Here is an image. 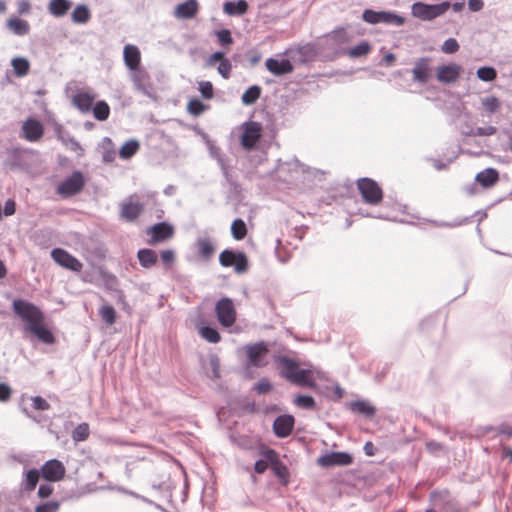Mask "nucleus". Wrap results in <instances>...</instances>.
<instances>
[{"mask_svg":"<svg viewBox=\"0 0 512 512\" xmlns=\"http://www.w3.org/2000/svg\"><path fill=\"white\" fill-rule=\"evenodd\" d=\"M350 35L345 27H338L325 35L320 40V45L324 50H328L326 56L334 58L339 54H345L352 57V46L345 45L349 42Z\"/></svg>","mask_w":512,"mask_h":512,"instance_id":"obj_1","label":"nucleus"},{"mask_svg":"<svg viewBox=\"0 0 512 512\" xmlns=\"http://www.w3.org/2000/svg\"><path fill=\"white\" fill-rule=\"evenodd\" d=\"M12 310L17 317L27 323V326L36 324L40 319H45L43 311L38 306L25 299H14L12 302Z\"/></svg>","mask_w":512,"mask_h":512,"instance_id":"obj_2","label":"nucleus"},{"mask_svg":"<svg viewBox=\"0 0 512 512\" xmlns=\"http://www.w3.org/2000/svg\"><path fill=\"white\" fill-rule=\"evenodd\" d=\"M322 50L324 48L320 45V42L318 44L305 43L288 49L286 53L294 62L306 64L315 61Z\"/></svg>","mask_w":512,"mask_h":512,"instance_id":"obj_3","label":"nucleus"},{"mask_svg":"<svg viewBox=\"0 0 512 512\" xmlns=\"http://www.w3.org/2000/svg\"><path fill=\"white\" fill-rule=\"evenodd\" d=\"M450 7L451 4L447 1L433 5L416 2L412 5V14L418 19L429 21L443 15Z\"/></svg>","mask_w":512,"mask_h":512,"instance_id":"obj_4","label":"nucleus"},{"mask_svg":"<svg viewBox=\"0 0 512 512\" xmlns=\"http://www.w3.org/2000/svg\"><path fill=\"white\" fill-rule=\"evenodd\" d=\"M219 263L223 267H233L238 274H243L248 270V258L242 251L224 249L219 255Z\"/></svg>","mask_w":512,"mask_h":512,"instance_id":"obj_5","label":"nucleus"},{"mask_svg":"<svg viewBox=\"0 0 512 512\" xmlns=\"http://www.w3.org/2000/svg\"><path fill=\"white\" fill-rule=\"evenodd\" d=\"M358 190L364 202L370 205H378L383 199L381 187L370 178H361L357 181Z\"/></svg>","mask_w":512,"mask_h":512,"instance_id":"obj_6","label":"nucleus"},{"mask_svg":"<svg viewBox=\"0 0 512 512\" xmlns=\"http://www.w3.org/2000/svg\"><path fill=\"white\" fill-rule=\"evenodd\" d=\"M241 146L250 151L254 149L262 137V125L256 121H246L241 125Z\"/></svg>","mask_w":512,"mask_h":512,"instance_id":"obj_7","label":"nucleus"},{"mask_svg":"<svg viewBox=\"0 0 512 512\" xmlns=\"http://www.w3.org/2000/svg\"><path fill=\"white\" fill-rule=\"evenodd\" d=\"M85 179L81 171H74L57 186V193L62 197H71L78 194L84 187Z\"/></svg>","mask_w":512,"mask_h":512,"instance_id":"obj_8","label":"nucleus"},{"mask_svg":"<svg viewBox=\"0 0 512 512\" xmlns=\"http://www.w3.org/2000/svg\"><path fill=\"white\" fill-rule=\"evenodd\" d=\"M215 313L219 323L223 327L229 328L234 325L236 321V310L232 299L228 297L219 299L215 305Z\"/></svg>","mask_w":512,"mask_h":512,"instance_id":"obj_9","label":"nucleus"},{"mask_svg":"<svg viewBox=\"0 0 512 512\" xmlns=\"http://www.w3.org/2000/svg\"><path fill=\"white\" fill-rule=\"evenodd\" d=\"M51 257L58 265L68 270L73 272H80L82 270V263L75 256L62 248H54L51 251Z\"/></svg>","mask_w":512,"mask_h":512,"instance_id":"obj_10","label":"nucleus"},{"mask_svg":"<svg viewBox=\"0 0 512 512\" xmlns=\"http://www.w3.org/2000/svg\"><path fill=\"white\" fill-rule=\"evenodd\" d=\"M363 20L370 24H378V23H387V24H397L402 25L403 24V18L391 13V12H385L380 11L376 12L370 9H366L363 12Z\"/></svg>","mask_w":512,"mask_h":512,"instance_id":"obj_11","label":"nucleus"},{"mask_svg":"<svg viewBox=\"0 0 512 512\" xmlns=\"http://www.w3.org/2000/svg\"><path fill=\"white\" fill-rule=\"evenodd\" d=\"M317 463L325 468L349 465L352 463V455L347 452H330L320 456Z\"/></svg>","mask_w":512,"mask_h":512,"instance_id":"obj_12","label":"nucleus"},{"mask_svg":"<svg viewBox=\"0 0 512 512\" xmlns=\"http://www.w3.org/2000/svg\"><path fill=\"white\" fill-rule=\"evenodd\" d=\"M136 198V195H130L121 203L120 216L128 222L135 221L143 211V204L134 201Z\"/></svg>","mask_w":512,"mask_h":512,"instance_id":"obj_13","label":"nucleus"},{"mask_svg":"<svg viewBox=\"0 0 512 512\" xmlns=\"http://www.w3.org/2000/svg\"><path fill=\"white\" fill-rule=\"evenodd\" d=\"M41 473L45 480L56 482L64 477L65 467L61 461L57 459H51L43 464Z\"/></svg>","mask_w":512,"mask_h":512,"instance_id":"obj_14","label":"nucleus"},{"mask_svg":"<svg viewBox=\"0 0 512 512\" xmlns=\"http://www.w3.org/2000/svg\"><path fill=\"white\" fill-rule=\"evenodd\" d=\"M263 456L270 462L272 472L282 481L287 482L289 472L287 466L280 461L278 454L274 449L267 448L263 451Z\"/></svg>","mask_w":512,"mask_h":512,"instance_id":"obj_15","label":"nucleus"},{"mask_svg":"<svg viewBox=\"0 0 512 512\" xmlns=\"http://www.w3.org/2000/svg\"><path fill=\"white\" fill-rule=\"evenodd\" d=\"M462 72L460 65L450 63L448 65H441L436 69V78L441 83H453L458 80Z\"/></svg>","mask_w":512,"mask_h":512,"instance_id":"obj_16","label":"nucleus"},{"mask_svg":"<svg viewBox=\"0 0 512 512\" xmlns=\"http://www.w3.org/2000/svg\"><path fill=\"white\" fill-rule=\"evenodd\" d=\"M23 137L29 142L38 141L44 133L42 123L34 118H28L22 124Z\"/></svg>","mask_w":512,"mask_h":512,"instance_id":"obj_17","label":"nucleus"},{"mask_svg":"<svg viewBox=\"0 0 512 512\" xmlns=\"http://www.w3.org/2000/svg\"><path fill=\"white\" fill-rule=\"evenodd\" d=\"M268 347L263 342H257L247 347V358L249 364L254 367H261L264 365L263 359L268 353Z\"/></svg>","mask_w":512,"mask_h":512,"instance_id":"obj_18","label":"nucleus"},{"mask_svg":"<svg viewBox=\"0 0 512 512\" xmlns=\"http://www.w3.org/2000/svg\"><path fill=\"white\" fill-rule=\"evenodd\" d=\"M265 66L270 73L276 76L286 75L294 70L291 59L288 58L276 59L270 57L266 60Z\"/></svg>","mask_w":512,"mask_h":512,"instance_id":"obj_19","label":"nucleus"},{"mask_svg":"<svg viewBox=\"0 0 512 512\" xmlns=\"http://www.w3.org/2000/svg\"><path fill=\"white\" fill-rule=\"evenodd\" d=\"M151 238L149 244L155 245L163 242L173 236V227L167 222H159L154 224L150 229Z\"/></svg>","mask_w":512,"mask_h":512,"instance_id":"obj_20","label":"nucleus"},{"mask_svg":"<svg viewBox=\"0 0 512 512\" xmlns=\"http://www.w3.org/2000/svg\"><path fill=\"white\" fill-rule=\"evenodd\" d=\"M294 427V417L289 414L279 415L273 422V432L279 438L289 436Z\"/></svg>","mask_w":512,"mask_h":512,"instance_id":"obj_21","label":"nucleus"},{"mask_svg":"<svg viewBox=\"0 0 512 512\" xmlns=\"http://www.w3.org/2000/svg\"><path fill=\"white\" fill-rule=\"evenodd\" d=\"M25 330L45 344L50 345L55 342V336L52 331L44 325V319H40L36 324L26 326Z\"/></svg>","mask_w":512,"mask_h":512,"instance_id":"obj_22","label":"nucleus"},{"mask_svg":"<svg viewBox=\"0 0 512 512\" xmlns=\"http://www.w3.org/2000/svg\"><path fill=\"white\" fill-rule=\"evenodd\" d=\"M274 362L281 367V376L291 381L299 367L298 363L286 355L274 356Z\"/></svg>","mask_w":512,"mask_h":512,"instance_id":"obj_23","label":"nucleus"},{"mask_svg":"<svg viewBox=\"0 0 512 512\" xmlns=\"http://www.w3.org/2000/svg\"><path fill=\"white\" fill-rule=\"evenodd\" d=\"M199 10L197 0H186L178 4L174 10V16L178 19H192L196 16Z\"/></svg>","mask_w":512,"mask_h":512,"instance_id":"obj_24","label":"nucleus"},{"mask_svg":"<svg viewBox=\"0 0 512 512\" xmlns=\"http://www.w3.org/2000/svg\"><path fill=\"white\" fill-rule=\"evenodd\" d=\"M414 80L425 83L430 78V59L421 58L416 61L412 70Z\"/></svg>","mask_w":512,"mask_h":512,"instance_id":"obj_25","label":"nucleus"},{"mask_svg":"<svg viewBox=\"0 0 512 512\" xmlns=\"http://www.w3.org/2000/svg\"><path fill=\"white\" fill-rule=\"evenodd\" d=\"M94 95L86 92H78L72 98V104L81 112L89 113L94 102Z\"/></svg>","mask_w":512,"mask_h":512,"instance_id":"obj_26","label":"nucleus"},{"mask_svg":"<svg viewBox=\"0 0 512 512\" xmlns=\"http://www.w3.org/2000/svg\"><path fill=\"white\" fill-rule=\"evenodd\" d=\"M123 57L125 65L128 67V69L135 70L138 68L141 56L140 51L136 46L127 44L124 47Z\"/></svg>","mask_w":512,"mask_h":512,"instance_id":"obj_27","label":"nucleus"},{"mask_svg":"<svg viewBox=\"0 0 512 512\" xmlns=\"http://www.w3.org/2000/svg\"><path fill=\"white\" fill-rule=\"evenodd\" d=\"M249 4L246 0L227 1L223 4V12L228 16H241L248 12Z\"/></svg>","mask_w":512,"mask_h":512,"instance_id":"obj_28","label":"nucleus"},{"mask_svg":"<svg viewBox=\"0 0 512 512\" xmlns=\"http://www.w3.org/2000/svg\"><path fill=\"white\" fill-rule=\"evenodd\" d=\"M475 180L484 188L494 186L499 180V173L494 168H487L476 175Z\"/></svg>","mask_w":512,"mask_h":512,"instance_id":"obj_29","label":"nucleus"},{"mask_svg":"<svg viewBox=\"0 0 512 512\" xmlns=\"http://www.w3.org/2000/svg\"><path fill=\"white\" fill-rule=\"evenodd\" d=\"M72 6L70 0H50L48 4V12L57 18L63 17L67 14Z\"/></svg>","mask_w":512,"mask_h":512,"instance_id":"obj_30","label":"nucleus"},{"mask_svg":"<svg viewBox=\"0 0 512 512\" xmlns=\"http://www.w3.org/2000/svg\"><path fill=\"white\" fill-rule=\"evenodd\" d=\"M137 258L143 268L150 269L157 263L158 255L150 248H142L138 250Z\"/></svg>","mask_w":512,"mask_h":512,"instance_id":"obj_31","label":"nucleus"},{"mask_svg":"<svg viewBox=\"0 0 512 512\" xmlns=\"http://www.w3.org/2000/svg\"><path fill=\"white\" fill-rule=\"evenodd\" d=\"M290 382L299 386H306L310 388L315 386V380L313 378L312 370L310 369L298 368Z\"/></svg>","mask_w":512,"mask_h":512,"instance_id":"obj_32","label":"nucleus"},{"mask_svg":"<svg viewBox=\"0 0 512 512\" xmlns=\"http://www.w3.org/2000/svg\"><path fill=\"white\" fill-rule=\"evenodd\" d=\"M7 27L17 36H24L29 33V23L21 18L12 17L7 21Z\"/></svg>","mask_w":512,"mask_h":512,"instance_id":"obj_33","label":"nucleus"},{"mask_svg":"<svg viewBox=\"0 0 512 512\" xmlns=\"http://www.w3.org/2000/svg\"><path fill=\"white\" fill-rule=\"evenodd\" d=\"M196 246L199 256L204 260L210 259L215 252V247L208 237H199L196 241Z\"/></svg>","mask_w":512,"mask_h":512,"instance_id":"obj_34","label":"nucleus"},{"mask_svg":"<svg viewBox=\"0 0 512 512\" xmlns=\"http://www.w3.org/2000/svg\"><path fill=\"white\" fill-rule=\"evenodd\" d=\"M354 411L366 419H372L376 414V407L366 400H354Z\"/></svg>","mask_w":512,"mask_h":512,"instance_id":"obj_35","label":"nucleus"},{"mask_svg":"<svg viewBox=\"0 0 512 512\" xmlns=\"http://www.w3.org/2000/svg\"><path fill=\"white\" fill-rule=\"evenodd\" d=\"M139 148V141L136 139H130L120 147L119 157L124 160L130 159L138 152Z\"/></svg>","mask_w":512,"mask_h":512,"instance_id":"obj_36","label":"nucleus"},{"mask_svg":"<svg viewBox=\"0 0 512 512\" xmlns=\"http://www.w3.org/2000/svg\"><path fill=\"white\" fill-rule=\"evenodd\" d=\"M40 477V471L37 469H30L26 472L25 478L21 483V488L24 491L31 492L35 489Z\"/></svg>","mask_w":512,"mask_h":512,"instance_id":"obj_37","label":"nucleus"},{"mask_svg":"<svg viewBox=\"0 0 512 512\" xmlns=\"http://www.w3.org/2000/svg\"><path fill=\"white\" fill-rule=\"evenodd\" d=\"M14 74L17 77H24L29 73L30 63L25 57H15L11 60Z\"/></svg>","mask_w":512,"mask_h":512,"instance_id":"obj_38","label":"nucleus"},{"mask_svg":"<svg viewBox=\"0 0 512 512\" xmlns=\"http://www.w3.org/2000/svg\"><path fill=\"white\" fill-rule=\"evenodd\" d=\"M90 17V10L85 4L77 5L71 15L72 21L77 24H84L88 22Z\"/></svg>","mask_w":512,"mask_h":512,"instance_id":"obj_39","label":"nucleus"},{"mask_svg":"<svg viewBox=\"0 0 512 512\" xmlns=\"http://www.w3.org/2000/svg\"><path fill=\"white\" fill-rule=\"evenodd\" d=\"M92 112H93V116L96 120L98 121H105L108 119L109 115H110V107L109 105L107 104L106 101L104 100H99L97 101L93 106H92Z\"/></svg>","mask_w":512,"mask_h":512,"instance_id":"obj_40","label":"nucleus"},{"mask_svg":"<svg viewBox=\"0 0 512 512\" xmlns=\"http://www.w3.org/2000/svg\"><path fill=\"white\" fill-rule=\"evenodd\" d=\"M61 144L68 150L81 157L84 155V149L81 144L67 132V134L60 140Z\"/></svg>","mask_w":512,"mask_h":512,"instance_id":"obj_41","label":"nucleus"},{"mask_svg":"<svg viewBox=\"0 0 512 512\" xmlns=\"http://www.w3.org/2000/svg\"><path fill=\"white\" fill-rule=\"evenodd\" d=\"M199 335L209 343H219L221 336L215 327L209 325H203L199 329Z\"/></svg>","mask_w":512,"mask_h":512,"instance_id":"obj_42","label":"nucleus"},{"mask_svg":"<svg viewBox=\"0 0 512 512\" xmlns=\"http://www.w3.org/2000/svg\"><path fill=\"white\" fill-rule=\"evenodd\" d=\"M231 235L237 241L243 240L246 237L247 227L244 220L241 218H236L233 220L231 224Z\"/></svg>","mask_w":512,"mask_h":512,"instance_id":"obj_43","label":"nucleus"},{"mask_svg":"<svg viewBox=\"0 0 512 512\" xmlns=\"http://www.w3.org/2000/svg\"><path fill=\"white\" fill-rule=\"evenodd\" d=\"M260 95V86L252 85L242 94L241 101L244 105H252L259 99Z\"/></svg>","mask_w":512,"mask_h":512,"instance_id":"obj_44","label":"nucleus"},{"mask_svg":"<svg viewBox=\"0 0 512 512\" xmlns=\"http://www.w3.org/2000/svg\"><path fill=\"white\" fill-rule=\"evenodd\" d=\"M90 434L89 425L85 422L78 424L72 431L71 437L74 442L85 441Z\"/></svg>","mask_w":512,"mask_h":512,"instance_id":"obj_45","label":"nucleus"},{"mask_svg":"<svg viewBox=\"0 0 512 512\" xmlns=\"http://www.w3.org/2000/svg\"><path fill=\"white\" fill-rule=\"evenodd\" d=\"M207 147L210 156L217 161L219 166L228 161L227 157L221 152V149L216 145L214 141H207Z\"/></svg>","mask_w":512,"mask_h":512,"instance_id":"obj_46","label":"nucleus"},{"mask_svg":"<svg viewBox=\"0 0 512 512\" xmlns=\"http://www.w3.org/2000/svg\"><path fill=\"white\" fill-rule=\"evenodd\" d=\"M99 315L107 325H112L116 321V311L112 305H103L99 309Z\"/></svg>","mask_w":512,"mask_h":512,"instance_id":"obj_47","label":"nucleus"},{"mask_svg":"<svg viewBox=\"0 0 512 512\" xmlns=\"http://www.w3.org/2000/svg\"><path fill=\"white\" fill-rule=\"evenodd\" d=\"M206 109V105L199 99H191L188 102L187 110L191 115L199 116Z\"/></svg>","mask_w":512,"mask_h":512,"instance_id":"obj_48","label":"nucleus"},{"mask_svg":"<svg viewBox=\"0 0 512 512\" xmlns=\"http://www.w3.org/2000/svg\"><path fill=\"white\" fill-rule=\"evenodd\" d=\"M295 405L304 409H314L315 408V400L310 395H298L294 399Z\"/></svg>","mask_w":512,"mask_h":512,"instance_id":"obj_49","label":"nucleus"},{"mask_svg":"<svg viewBox=\"0 0 512 512\" xmlns=\"http://www.w3.org/2000/svg\"><path fill=\"white\" fill-rule=\"evenodd\" d=\"M483 108L489 113H495L500 108V101L498 98L491 96L482 99Z\"/></svg>","mask_w":512,"mask_h":512,"instance_id":"obj_50","label":"nucleus"},{"mask_svg":"<svg viewBox=\"0 0 512 512\" xmlns=\"http://www.w3.org/2000/svg\"><path fill=\"white\" fill-rule=\"evenodd\" d=\"M477 76L482 81H494L497 77L496 70L492 67H480L477 70Z\"/></svg>","mask_w":512,"mask_h":512,"instance_id":"obj_51","label":"nucleus"},{"mask_svg":"<svg viewBox=\"0 0 512 512\" xmlns=\"http://www.w3.org/2000/svg\"><path fill=\"white\" fill-rule=\"evenodd\" d=\"M215 35L222 46H229L234 42L231 32L228 29L217 30L215 31Z\"/></svg>","mask_w":512,"mask_h":512,"instance_id":"obj_52","label":"nucleus"},{"mask_svg":"<svg viewBox=\"0 0 512 512\" xmlns=\"http://www.w3.org/2000/svg\"><path fill=\"white\" fill-rule=\"evenodd\" d=\"M198 90L204 99H212L214 96L213 85L210 81L199 82Z\"/></svg>","mask_w":512,"mask_h":512,"instance_id":"obj_53","label":"nucleus"},{"mask_svg":"<svg viewBox=\"0 0 512 512\" xmlns=\"http://www.w3.org/2000/svg\"><path fill=\"white\" fill-rule=\"evenodd\" d=\"M60 503L58 501H48L39 504L35 508V512H58Z\"/></svg>","mask_w":512,"mask_h":512,"instance_id":"obj_54","label":"nucleus"},{"mask_svg":"<svg viewBox=\"0 0 512 512\" xmlns=\"http://www.w3.org/2000/svg\"><path fill=\"white\" fill-rule=\"evenodd\" d=\"M272 384L267 378H261L253 387L258 394H266L272 390Z\"/></svg>","mask_w":512,"mask_h":512,"instance_id":"obj_55","label":"nucleus"},{"mask_svg":"<svg viewBox=\"0 0 512 512\" xmlns=\"http://www.w3.org/2000/svg\"><path fill=\"white\" fill-rule=\"evenodd\" d=\"M231 70H232V64L231 62L229 61V59H223L218 67H217V71L218 73L221 75L222 78L224 79H228L231 75Z\"/></svg>","mask_w":512,"mask_h":512,"instance_id":"obj_56","label":"nucleus"},{"mask_svg":"<svg viewBox=\"0 0 512 512\" xmlns=\"http://www.w3.org/2000/svg\"><path fill=\"white\" fill-rule=\"evenodd\" d=\"M441 50L446 54H453L459 50V44L456 39L449 38L442 44Z\"/></svg>","mask_w":512,"mask_h":512,"instance_id":"obj_57","label":"nucleus"},{"mask_svg":"<svg viewBox=\"0 0 512 512\" xmlns=\"http://www.w3.org/2000/svg\"><path fill=\"white\" fill-rule=\"evenodd\" d=\"M160 258L163 265L169 267L175 261V252L171 249L162 250Z\"/></svg>","mask_w":512,"mask_h":512,"instance_id":"obj_58","label":"nucleus"},{"mask_svg":"<svg viewBox=\"0 0 512 512\" xmlns=\"http://www.w3.org/2000/svg\"><path fill=\"white\" fill-rule=\"evenodd\" d=\"M31 400H32V407L35 410L45 411L50 408V404L41 396H34V397H32Z\"/></svg>","mask_w":512,"mask_h":512,"instance_id":"obj_59","label":"nucleus"},{"mask_svg":"<svg viewBox=\"0 0 512 512\" xmlns=\"http://www.w3.org/2000/svg\"><path fill=\"white\" fill-rule=\"evenodd\" d=\"M371 51V46L368 42L363 41L354 46V57H361L367 55Z\"/></svg>","mask_w":512,"mask_h":512,"instance_id":"obj_60","label":"nucleus"},{"mask_svg":"<svg viewBox=\"0 0 512 512\" xmlns=\"http://www.w3.org/2000/svg\"><path fill=\"white\" fill-rule=\"evenodd\" d=\"M223 59H226L225 53L223 51H215L206 59V66L212 67L216 62H221Z\"/></svg>","mask_w":512,"mask_h":512,"instance_id":"obj_61","label":"nucleus"},{"mask_svg":"<svg viewBox=\"0 0 512 512\" xmlns=\"http://www.w3.org/2000/svg\"><path fill=\"white\" fill-rule=\"evenodd\" d=\"M497 129L494 126L478 127L473 135L475 136H491L496 133Z\"/></svg>","mask_w":512,"mask_h":512,"instance_id":"obj_62","label":"nucleus"},{"mask_svg":"<svg viewBox=\"0 0 512 512\" xmlns=\"http://www.w3.org/2000/svg\"><path fill=\"white\" fill-rule=\"evenodd\" d=\"M53 493V487L49 484H40L38 488V496L42 499L48 498Z\"/></svg>","mask_w":512,"mask_h":512,"instance_id":"obj_63","label":"nucleus"},{"mask_svg":"<svg viewBox=\"0 0 512 512\" xmlns=\"http://www.w3.org/2000/svg\"><path fill=\"white\" fill-rule=\"evenodd\" d=\"M269 463H270L269 460H267V458H265V457H264V459H258L254 464V471L257 474L264 473L267 470Z\"/></svg>","mask_w":512,"mask_h":512,"instance_id":"obj_64","label":"nucleus"}]
</instances>
